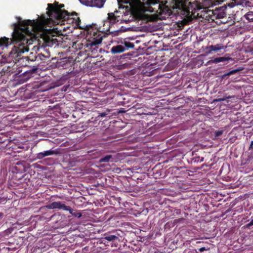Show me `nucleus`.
<instances>
[{
	"instance_id": "nucleus-21",
	"label": "nucleus",
	"mask_w": 253,
	"mask_h": 253,
	"mask_svg": "<svg viewBox=\"0 0 253 253\" xmlns=\"http://www.w3.org/2000/svg\"><path fill=\"white\" fill-rule=\"evenodd\" d=\"M130 0H118V2L119 4H120L121 3H129L130 2Z\"/></svg>"
},
{
	"instance_id": "nucleus-26",
	"label": "nucleus",
	"mask_w": 253,
	"mask_h": 253,
	"mask_svg": "<svg viewBox=\"0 0 253 253\" xmlns=\"http://www.w3.org/2000/svg\"><path fill=\"white\" fill-rule=\"evenodd\" d=\"M107 114H108L105 112H103V113H99V116H100L101 117H104L106 116V115H107Z\"/></svg>"
},
{
	"instance_id": "nucleus-17",
	"label": "nucleus",
	"mask_w": 253,
	"mask_h": 253,
	"mask_svg": "<svg viewBox=\"0 0 253 253\" xmlns=\"http://www.w3.org/2000/svg\"><path fill=\"white\" fill-rule=\"evenodd\" d=\"M225 13L223 12L220 8H219L218 13L216 14V19L223 18L224 17Z\"/></svg>"
},
{
	"instance_id": "nucleus-29",
	"label": "nucleus",
	"mask_w": 253,
	"mask_h": 253,
	"mask_svg": "<svg viewBox=\"0 0 253 253\" xmlns=\"http://www.w3.org/2000/svg\"><path fill=\"white\" fill-rule=\"evenodd\" d=\"M249 15H250V14H247L246 15V18H247V19L249 18L248 17V16H249Z\"/></svg>"
},
{
	"instance_id": "nucleus-13",
	"label": "nucleus",
	"mask_w": 253,
	"mask_h": 253,
	"mask_svg": "<svg viewBox=\"0 0 253 253\" xmlns=\"http://www.w3.org/2000/svg\"><path fill=\"white\" fill-rule=\"evenodd\" d=\"M241 71V69H234V70H232L227 73H226L225 74H224L223 75H221V78L222 79H226L227 77H229L232 75H234L236 73H237V72H238L239 71Z\"/></svg>"
},
{
	"instance_id": "nucleus-28",
	"label": "nucleus",
	"mask_w": 253,
	"mask_h": 253,
	"mask_svg": "<svg viewBox=\"0 0 253 253\" xmlns=\"http://www.w3.org/2000/svg\"><path fill=\"white\" fill-rule=\"evenodd\" d=\"M249 150L253 149V141H252L251 143L250 146L249 147Z\"/></svg>"
},
{
	"instance_id": "nucleus-15",
	"label": "nucleus",
	"mask_w": 253,
	"mask_h": 253,
	"mask_svg": "<svg viewBox=\"0 0 253 253\" xmlns=\"http://www.w3.org/2000/svg\"><path fill=\"white\" fill-rule=\"evenodd\" d=\"M118 238V237L115 235H108L105 236L103 238V240H106L108 241H113L115 240L116 239H117Z\"/></svg>"
},
{
	"instance_id": "nucleus-31",
	"label": "nucleus",
	"mask_w": 253,
	"mask_h": 253,
	"mask_svg": "<svg viewBox=\"0 0 253 253\" xmlns=\"http://www.w3.org/2000/svg\"><path fill=\"white\" fill-rule=\"evenodd\" d=\"M203 160H204V158H202V159L201 161H203Z\"/></svg>"
},
{
	"instance_id": "nucleus-9",
	"label": "nucleus",
	"mask_w": 253,
	"mask_h": 253,
	"mask_svg": "<svg viewBox=\"0 0 253 253\" xmlns=\"http://www.w3.org/2000/svg\"><path fill=\"white\" fill-rule=\"evenodd\" d=\"M226 48L222 44H216L215 45H211L206 47L205 53L206 54L212 53V52H217L221 49Z\"/></svg>"
},
{
	"instance_id": "nucleus-5",
	"label": "nucleus",
	"mask_w": 253,
	"mask_h": 253,
	"mask_svg": "<svg viewBox=\"0 0 253 253\" xmlns=\"http://www.w3.org/2000/svg\"><path fill=\"white\" fill-rule=\"evenodd\" d=\"M115 13H118V11L116 10L114 12L109 13L107 19L104 21L103 29L107 31H110L111 26L121 20L120 16L115 15Z\"/></svg>"
},
{
	"instance_id": "nucleus-30",
	"label": "nucleus",
	"mask_w": 253,
	"mask_h": 253,
	"mask_svg": "<svg viewBox=\"0 0 253 253\" xmlns=\"http://www.w3.org/2000/svg\"><path fill=\"white\" fill-rule=\"evenodd\" d=\"M2 215H3V213H0V216H2Z\"/></svg>"
},
{
	"instance_id": "nucleus-14",
	"label": "nucleus",
	"mask_w": 253,
	"mask_h": 253,
	"mask_svg": "<svg viewBox=\"0 0 253 253\" xmlns=\"http://www.w3.org/2000/svg\"><path fill=\"white\" fill-rule=\"evenodd\" d=\"M66 211H69V212L74 216L80 218L82 216V214L80 212H77L76 211H74L70 207V210H66Z\"/></svg>"
},
{
	"instance_id": "nucleus-1",
	"label": "nucleus",
	"mask_w": 253,
	"mask_h": 253,
	"mask_svg": "<svg viewBox=\"0 0 253 253\" xmlns=\"http://www.w3.org/2000/svg\"><path fill=\"white\" fill-rule=\"evenodd\" d=\"M46 8L49 18L42 16L39 20H22L17 17V23H13L14 26V40H17L22 37V41L29 42L32 44L36 40L37 35L40 34L44 42L46 44L55 43L57 41V35H62V31H65L69 27H62L63 25L74 24V27L87 31L88 39L86 47L93 51L102 42L105 37L104 33L96 29H92L91 25H81V21L76 12H68L63 10V4L48 3Z\"/></svg>"
},
{
	"instance_id": "nucleus-3",
	"label": "nucleus",
	"mask_w": 253,
	"mask_h": 253,
	"mask_svg": "<svg viewBox=\"0 0 253 253\" xmlns=\"http://www.w3.org/2000/svg\"><path fill=\"white\" fill-rule=\"evenodd\" d=\"M141 4L145 11L154 13L157 18L160 20L166 19L171 13L170 9L166 5L167 0H142Z\"/></svg>"
},
{
	"instance_id": "nucleus-7",
	"label": "nucleus",
	"mask_w": 253,
	"mask_h": 253,
	"mask_svg": "<svg viewBox=\"0 0 253 253\" xmlns=\"http://www.w3.org/2000/svg\"><path fill=\"white\" fill-rule=\"evenodd\" d=\"M84 5L91 6L102 7L106 0H79Z\"/></svg>"
},
{
	"instance_id": "nucleus-24",
	"label": "nucleus",
	"mask_w": 253,
	"mask_h": 253,
	"mask_svg": "<svg viewBox=\"0 0 253 253\" xmlns=\"http://www.w3.org/2000/svg\"><path fill=\"white\" fill-rule=\"evenodd\" d=\"M253 225V219L251 221L250 223L246 225L247 228H250L251 226Z\"/></svg>"
},
{
	"instance_id": "nucleus-18",
	"label": "nucleus",
	"mask_w": 253,
	"mask_h": 253,
	"mask_svg": "<svg viewBox=\"0 0 253 253\" xmlns=\"http://www.w3.org/2000/svg\"><path fill=\"white\" fill-rule=\"evenodd\" d=\"M207 13L208 14V16L212 21H214V19L213 18V10H209L207 11Z\"/></svg>"
},
{
	"instance_id": "nucleus-27",
	"label": "nucleus",
	"mask_w": 253,
	"mask_h": 253,
	"mask_svg": "<svg viewBox=\"0 0 253 253\" xmlns=\"http://www.w3.org/2000/svg\"><path fill=\"white\" fill-rule=\"evenodd\" d=\"M208 249H206L205 247H202V248H201L199 249V251L200 252H203L204 251H207L208 250Z\"/></svg>"
},
{
	"instance_id": "nucleus-23",
	"label": "nucleus",
	"mask_w": 253,
	"mask_h": 253,
	"mask_svg": "<svg viewBox=\"0 0 253 253\" xmlns=\"http://www.w3.org/2000/svg\"><path fill=\"white\" fill-rule=\"evenodd\" d=\"M135 108L136 110H137V113L139 114H145V113H144L143 111H141V108H139V107H137V105H136L135 106Z\"/></svg>"
},
{
	"instance_id": "nucleus-2",
	"label": "nucleus",
	"mask_w": 253,
	"mask_h": 253,
	"mask_svg": "<svg viewBox=\"0 0 253 253\" xmlns=\"http://www.w3.org/2000/svg\"><path fill=\"white\" fill-rule=\"evenodd\" d=\"M12 25L14 27L13 24ZM14 32V28L13 29L12 38L11 39H9L5 37L0 39V46H7L9 44L13 43L14 44V46L9 53V56L11 58L14 59L16 61H19L20 60L22 59H25L28 61L29 60L31 61H35L37 58V57L35 56L32 58H30L29 56H25L24 57H22V58L20 57L22 54L24 53L25 52H28L29 51V46L31 44H29V42H23L22 40H21L22 37L18 38L17 40H14L13 36Z\"/></svg>"
},
{
	"instance_id": "nucleus-16",
	"label": "nucleus",
	"mask_w": 253,
	"mask_h": 253,
	"mask_svg": "<svg viewBox=\"0 0 253 253\" xmlns=\"http://www.w3.org/2000/svg\"><path fill=\"white\" fill-rule=\"evenodd\" d=\"M124 46L125 47L126 50L129 48H133L134 46V45L133 43H131L130 42H125V45Z\"/></svg>"
},
{
	"instance_id": "nucleus-6",
	"label": "nucleus",
	"mask_w": 253,
	"mask_h": 253,
	"mask_svg": "<svg viewBox=\"0 0 253 253\" xmlns=\"http://www.w3.org/2000/svg\"><path fill=\"white\" fill-rule=\"evenodd\" d=\"M61 153L60 149H56L54 150L51 149L48 150L44 151L43 152L37 153L36 155V159L37 160H41L46 156H51L53 155H59Z\"/></svg>"
},
{
	"instance_id": "nucleus-11",
	"label": "nucleus",
	"mask_w": 253,
	"mask_h": 253,
	"mask_svg": "<svg viewBox=\"0 0 253 253\" xmlns=\"http://www.w3.org/2000/svg\"><path fill=\"white\" fill-rule=\"evenodd\" d=\"M232 59L231 57H216L213 59H211L209 60L206 64V65H209L210 64H216L219 62H223L225 61H229V60H232Z\"/></svg>"
},
{
	"instance_id": "nucleus-10",
	"label": "nucleus",
	"mask_w": 253,
	"mask_h": 253,
	"mask_svg": "<svg viewBox=\"0 0 253 253\" xmlns=\"http://www.w3.org/2000/svg\"><path fill=\"white\" fill-rule=\"evenodd\" d=\"M117 158L116 155L108 154L100 158L99 162L100 163H113L117 161Z\"/></svg>"
},
{
	"instance_id": "nucleus-20",
	"label": "nucleus",
	"mask_w": 253,
	"mask_h": 253,
	"mask_svg": "<svg viewBox=\"0 0 253 253\" xmlns=\"http://www.w3.org/2000/svg\"><path fill=\"white\" fill-rule=\"evenodd\" d=\"M223 133V130H218V131H216L215 132V136L216 137H218L220 135H221Z\"/></svg>"
},
{
	"instance_id": "nucleus-8",
	"label": "nucleus",
	"mask_w": 253,
	"mask_h": 253,
	"mask_svg": "<svg viewBox=\"0 0 253 253\" xmlns=\"http://www.w3.org/2000/svg\"><path fill=\"white\" fill-rule=\"evenodd\" d=\"M46 208L48 209H58L64 211L70 210V207L66 206L61 202H54L47 205Z\"/></svg>"
},
{
	"instance_id": "nucleus-19",
	"label": "nucleus",
	"mask_w": 253,
	"mask_h": 253,
	"mask_svg": "<svg viewBox=\"0 0 253 253\" xmlns=\"http://www.w3.org/2000/svg\"><path fill=\"white\" fill-rule=\"evenodd\" d=\"M219 12V8H216L214 10H213V18L214 19H216V14L218 13Z\"/></svg>"
},
{
	"instance_id": "nucleus-12",
	"label": "nucleus",
	"mask_w": 253,
	"mask_h": 253,
	"mask_svg": "<svg viewBox=\"0 0 253 253\" xmlns=\"http://www.w3.org/2000/svg\"><path fill=\"white\" fill-rule=\"evenodd\" d=\"M126 50V48L123 45L119 44L113 46L111 49V52L113 54L121 53Z\"/></svg>"
},
{
	"instance_id": "nucleus-25",
	"label": "nucleus",
	"mask_w": 253,
	"mask_h": 253,
	"mask_svg": "<svg viewBox=\"0 0 253 253\" xmlns=\"http://www.w3.org/2000/svg\"><path fill=\"white\" fill-rule=\"evenodd\" d=\"M37 67H33L31 70H30V72L32 73H34L36 72L38 70Z\"/></svg>"
},
{
	"instance_id": "nucleus-22",
	"label": "nucleus",
	"mask_w": 253,
	"mask_h": 253,
	"mask_svg": "<svg viewBox=\"0 0 253 253\" xmlns=\"http://www.w3.org/2000/svg\"><path fill=\"white\" fill-rule=\"evenodd\" d=\"M232 98V97H231V96H224V97H223V98H218V99H217L216 100H217V101H224V100H225L226 99H228V98Z\"/></svg>"
},
{
	"instance_id": "nucleus-4",
	"label": "nucleus",
	"mask_w": 253,
	"mask_h": 253,
	"mask_svg": "<svg viewBox=\"0 0 253 253\" xmlns=\"http://www.w3.org/2000/svg\"><path fill=\"white\" fill-rule=\"evenodd\" d=\"M171 1L173 3V8L179 9L187 13H194L195 11L199 10L202 8L201 6L196 0L192 2L189 0H171Z\"/></svg>"
}]
</instances>
